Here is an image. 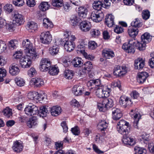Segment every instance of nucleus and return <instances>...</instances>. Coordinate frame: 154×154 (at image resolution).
I'll return each mask as SVG.
<instances>
[{"label": "nucleus", "instance_id": "obj_13", "mask_svg": "<svg viewBox=\"0 0 154 154\" xmlns=\"http://www.w3.org/2000/svg\"><path fill=\"white\" fill-rule=\"evenodd\" d=\"M24 17L22 14H20L16 11L14 12L13 20L15 21L16 23L19 25H21L23 24L25 20Z\"/></svg>", "mask_w": 154, "mask_h": 154}, {"label": "nucleus", "instance_id": "obj_58", "mask_svg": "<svg viewBox=\"0 0 154 154\" xmlns=\"http://www.w3.org/2000/svg\"><path fill=\"white\" fill-rule=\"evenodd\" d=\"M72 133L75 135H78L80 133L79 130V127L77 126L75 127L74 128H72L71 129Z\"/></svg>", "mask_w": 154, "mask_h": 154}, {"label": "nucleus", "instance_id": "obj_53", "mask_svg": "<svg viewBox=\"0 0 154 154\" xmlns=\"http://www.w3.org/2000/svg\"><path fill=\"white\" fill-rule=\"evenodd\" d=\"M15 80L17 84L19 86L21 87L23 86L25 84V81L22 79L21 78H16Z\"/></svg>", "mask_w": 154, "mask_h": 154}, {"label": "nucleus", "instance_id": "obj_15", "mask_svg": "<svg viewBox=\"0 0 154 154\" xmlns=\"http://www.w3.org/2000/svg\"><path fill=\"white\" fill-rule=\"evenodd\" d=\"M91 27L90 22L88 21H83L80 24V28L83 32H87L89 31Z\"/></svg>", "mask_w": 154, "mask_h": 154}, {"label": "nucleus", "instance_id": "obj_11", "mask_svg": "<svg viewBox=\"0 0 154 154\" xmlns=\"http://www.w3.org/2000/svg\"><path fill=\"white\" fill-rule=\"evenodd\" d=\"M127 72V69L125 66H121L118 65L115 67L113 71L114 75L118 77L123 76Z\"/></svg>", "mask_w": 154, "mask_h": 154}, {"label": "nucleus", "instance_id": "obj_19", "mask_svg": "<svg viewBox=\"0 0 154 154\" xmlns=\"http://www.w3.org/2000/svg\"><path fill=\"white\" fill-rule=\"evenodd\" d=\"M23 148V146L22 143L19 142L18 141L14 142L12 148L14 152L17 153L20 152L22 151Z\"/></svg>", "mask_w": 154, "mask_h": 154}, {"label": "nucleus", "instance_id": "obj_52", "mask_svg": "<svg viewBox=\"0 0 154 154\" xmlns=\"http://www.w3.org/2000/svg\"><path fill=\"white\" fill-rule=\"evenodd\" d=\"M142 15L143 18L145 20H146L150 17V12L148 10L143 11L142 13Z\"/></svg>", "mask_w": 154, "mask_h": 154}, {"label": "nucleus", "instance_id": "obj_48", "mask_svg": "<svg viewBox=\"0 0 154 154\" xmlns=\"http://www.w3.org/2000/svg\"><path fill=\"white\" fill-rule=\"evenodd\" d=\"M7 71L3 68H0V82L3 81V78L6 75Z\"/></svg>", "mask_w": 154, "mask_h": 154}, {"label": "nucleus", "instance_id": "obj_26", "mask_svg": "<svg viewBox=\"0 0 154 154\" xmlns=\"http://www.w3.org/2000/svg\"><path fill=\"white\" fill-rule=\"evenodd\" d=\"M128 31L130 37L134 38L138 34L139 30L138 28H135L132 26H130L128 27Z\"/></svg>", "mask_w": 154, "mask_h": 154}, {"label": "nucleus", "instance_id": "obj_28", "mask_svg": "<svg viewBox=\"0 0 154 154\" xmlns=\"http://www.w3.org/2000/svg\"><path fill=\"white\" fill-rule=\"evenodd\" d=\"M26 28L29 32H33L37 30L38 25L36 23L30 22L28 23Z\"/></svg>", "mask_w": 154, "mask_h": 154}, {"label": "nucleus", "instance_id": "obj_16", "mask_svg": "<svg viewBox=\"0 0 154 154\" xmlns=\"http://www.w3.org/2000/svg\"><path fill=\"white\" fill-rule=\"evenodd\" d=\"M84 91L83 86L80 85H75L72 88L73 93L76 96L82 95Z\"/></svg>", "mask_w": 154, "mask_h": 154}, {"label": "nucleus", "instance_id": "obj_7", "mask_svg": "<svg viewBox=\"0 0 154 154\" xmlns=\"http://www.w3.org/2000/svg\"><path fill=\"white\" fill-rule=\"evenodd\" d=\"M22 45L23 47L25 48V51L26 53H29L32 52V54H38L33 48L32 44L30 43V42L28 39H26L24 40L23 42Z\"/></svg>", "mask_w": 154, "mask_h": 154}, {"label": "nucleus", "instance_id": "obj_23", "mask_svg": "<svg viewBox=\"0 0 154 154\" xmlns=\"http://www.w3.org/2000/svg\"><path fill=\"white\" fill-rule=\"evenodd\" d=\"M20 71L18 65L17 64L14 63L9 68V73L12 75L18 74Z\"/></svg>", "mask_w": 154, "mask_h": 154}, {"label": "nucleus", "instance_id": "obj_35", "mask_svg": "<svg viewBox=\"0 0 154 154\" xmlns=\"http://www.w3.org/2000/svg\"><path fill=\"white\" fill-rule=\"evenodd\" d=\"M103 5L101 2L100 1H94L93 4V7L95 10L101 11L100 10L102 7L103 8Z\"/></svg>", "mask_w": 154, "mask_h": 154}, {"label": "nucleus", "instance_id": "obj_44", "mask_svg": "<svg viewBox=\"0 0 154 154\" xmlns=\"http://www.w3.org/2000/svg\"><path fill=\"white\" fill-rule=\"evenodd\" d=\"M135 154H146V150L139 147L136 146L134 148Z\"/></svg>", "mask_w": 154, "mask_h": 154}, {"label": "nucleus", "instance_id": "obj_12", "mask_svg": "<svg viewBox=\"0 0 154 154\" xmlns=\"http://www.w3.org/2000/svg\"><path fill=\"white\" fill-rule=\"evenodd\" d=\"M130 114L132 118H133L134 121L133 122V126L136 128H138L137 124L139 119L141 118V116L138 112H137L136 109H132L130 112Z\"/></svg>", "mask_w": 154, "mask_h": 154}, {"label": "nucleus", "instance_id": "obj_37", "mask_svg": "<svg viewBox=\"0 0 154 154\" xmlns=\"http://www.w3.org/2000/svg\"><path fill=\"white\" fill-rule=\"evenodd\" d=\"M50 7V5L48 2H43L39 6L40 9L42 11H45L48 10Z\"/></svg>", "mask_w": 154, "mask_h": 154}, {"label": "nucleus", "instance_id": "obj_20", "mask_svg": "<svg viewBox=\"0 0 154 154\" xmlns=\"http://www.w3.org/2000/svg\"><path fill=\"white\" fill-rule=\"evenodd\" d=\"M102 90V93L103 95L102 96H99L100 97H108L110 93L112 91L111 87L110 86L104 85L100 89Z\"/></svg>", "mask_w": 154, "mask_h": 154}, {"label": "nucleus", "instance_id": "obj_34", "mask_svg": "<svg viewBox=\"0 0 154 154\" xmlns=\"http://www.w3.org/2000/svg\"><path fill=\"white\" fill-rule=\"evenodd\" d=\"M78 14L80 17L84 18L86 17L88 10L84 7H80L79 8Z\"/></svg>", "mask_w": 154, "mask_h": 154}, {"label": "nucleus", "instance_id": "obj_10", "mask_svg": "<svg viewBox=\"0 0 154 154\" xmlns=\"http://www.w3.org/2000/svg\"><path fill=\"white\" fill-rule=\"evenodd\" d=\"M51 63L49 59L42 58L41 60L40 65V70L42 72L48 71V68L51 66Z\"/></svg>", "mask_w": 154, "mask_h": 154}, {"label": "nucleus", "instance_id": "obj_57", "mask_svg": "<svg viewBox=\"0 0 154 154\" xmlns=\"http://www.w3.org/2000/svg\"><path fill=\"white\" fill-rule=\"evenodd\" d=\"M4 10L9 13H11L13 11L12 5L10 4H7L4 7Z\"/></svg>", "mask_w": 154, "mask_h": 154}, {"label": "nucleus", "instance_id": "obj_21", "mask_svg": "<svg viewBox=\"0 0 154 154\" xmlns=\"http://www.w3.org/2000/svg\"><path fill=\"white\" fill-rule=\"evenodd\" d=\"M64 46L65 49L67 51L70 52L73 50L75 47L74 42H71L69 40H65Z\"/></svg>", "mask_w": 154, "mask_h": 154}, {"label": "nucleus", "instance_id": "obj_17", "mask_svg": "<svg viewBox=\"0 0 154 154\" xmlns=\"http://www.w3.org/2000/svg\"><path fill=\"white\" fill-rule=\"evenodd\" d=\"M145 66V61L141 58H138L134 61V68L136 69H142Z\"/></svg>", "mask_w": 154, "mask_h": 154}, {"label": "nucleus", "instance_id": "obj_4", "mask_svg": "<svg viewBox=\"0 0 154 154\" xmlns=\"http://www.w3.org/2000/svg\"><path fill=\"white\" fill-rule=\"evenodd\" d=\"M38 57V54H32V52L27 53L25 56L20 59V64L22 68H29L30 67L32 63V59L35 60Z\"/></svg>", "mask_w": 154, "mask_h": 154}, {"label": "nucleus", "instance_id": "obj_31", "mask_svg": "<svg viewBox=\"0 0 154 154\" xmlns=\"http://www.w3.org/2000/svg\"><path fill=\"white\" fill-rule=\"evenodd\" d=\"M61 112V109L60 106H53L51 109V115L54 116H57L60 114Z\"/></svg>", "mask_w": 154, "mask_h": 154}, {"label": "nucleus", "instance_id": "obj_55", "mask_svg": "<svg viewBox=\"0 0 154 154\" xmlns=\"http://www.w3.org/2000/svg\"><path fill=\"white\" fill-rule=\"evenodd\" d=\"M15 42H16V40H12L9 42L8 45L10 48L14 49L16 48V46Z\"/></svg>", "mask_w": 154, "mask_h": 154}, {"label": "nucleus", "instance_id": "obj_3", "mask_svg": "<svg viewBox=\"0 0 154 154\" xmlns=\"http://www.w3.org/2000/svg\"><path fill=\"white\" fill-rule=\"evenodd\" d=\"M114 98L104 97L101 99L97 103V108L101 111L105 112L109 108L112 107L114 105Z\"/></svg>", "mask_w": 154, "mask_h": 154}, {"label": "nucleus", "instance_id": "obj_1", "mask_svg": "<svg viewBox=\"0 0 154 154\" xmlns=\"http://www.w3.org/2000/svg\"><path fill=\"white\" fill-rule=\"evenodd\" d=\"M117 130L123 135L122 141L125 144L133 146L135 143L134 140L128 137L130 132V126L129 123L124 120H121L117 124Z\"/></svg>", "mask_w": 154, "mask_h": 154}, {"label": "nucleus", "instance_id": "obj_60", "mask_svg": "<svg viewBox=\"0 0 154 154\" xmlns=\"http://www.w3.org/2000/svg\"><path fill=\"white\" fill-rule=\"evenodd\" d=\"M95 79L91 80L89 81L87 84V86L88 87H91V88H95Z\"/></svg>", "mask_w": 154, "mask_h": 154}, {"label": "nucleus", "instance_id": "obj_56", "mask_svg": "<svg viewBox=\"0 0 154 154\" xmlns=\"http://www.w3.org/2000/svg\"><path fill=\"white\" fill-rule=\"evenodd\" d=\"M101 2L103 5V8H107L111 5L110 0H102Z\"/></svg>", "mask_w": 154, "mask_h": 154}, {"label": "nucleus", "instance_id": "obj_64", "mask_svg": "<svg viewBox=\"0 0 154 154\" xmlns=\"http://www.w3.org/2000/svg\"><path fill=\"white\" fill-rule=\"evenodd\" d=\"M149 64L151 68H154V54L153 56L149 60Z\"/></svg>", "mask_w": 154, "mask_h": 154}, {"label": "nucleus", "instance_id": "obj_51", "mask_svg": "<svg viewBox=\"0 0 154 154\" xmlns=\"http://www.w3.org/2000/svg\"><path fill=\"white\" fill-rule=\"evenodd\" d=\"M124 29L119 26H116L114 29V32L118 34H120L124 32Z\"/></svg>", "mask_w": 154, "mask_h": 154}, {"label": "nucleus", "instance_id": "obj_49", "mask_svg": "<svg viewBox=\"0 0 154 154\" xmlns=\"http://www.w3.org/2000/svg\"><path fill=\"white\" fill-rule=\"evenodd\" d=\"M13 3L15 6L21 7L24 4V0H13Z\"/></svg>", "mask_w": 154, "mask_h": 154}, {"label": "nucleus", "instance_id": "obj_2", "mask_svg": "<svg viewBox=\"0 0 154 154\" xmlns=\"http://www.w3.org/2000/svg\"><path fill=\"white\" fill-rule=\"evenodd\" d=\"M24 111L25 113L29 116L36 115L45 119L48 112L45 106H41L39 110L37 107L32 104H29L26 106Z\"/></svg>", "mask_w": 154, "mask_h": 154}, {"label": "nucleus", "instance_id": "obj_47", "mask_svg": "<svg viewBox=\"0 0 154 154\" xmlns=\"http://www.w3.org/2000/svg\"><path fill=\"white\" fill-rule=\"evenodd\" d=\"M3 112L4 116L7 118H10L12 116V110L8 108L7 107L5 109Z\"/></svg>", "mask_w": 154, "mask_h": 154}, {"label": "nucleus", "instance_id": "obj_43", "mask_svg": "<svg viewBox=\"0 0 154 154\" xmlns=\"http://www.w3.org/2000/svg\"><path fill=\"white\" fill-rule=\"evenodd\" d=\"M81 19L75 15H72L70 18L71 23L73 26L76 25L78 23Z\"/></svg>", "mask_w": 154, "mask_h": 154}, {"label": "nucleus", "instance_id": "obj_38", "mask_svg": "<svg viewBox=\"0 0 154 154\" xmlns=\"http://www.w3.org/2000/svg\"><path fill=\"white\" fill-rule=\"evenodd\" d=\"M108 126V124L105 120L101 121L97 125L98 129L101 131H104Z\"/></svg>", "mask_w": 154, "mask_h": 154}, {"label": "nucleus", "instance_id": "obj_18", "mask_svg": "<svg viewBox=\"0 0 154 154\" xmlns=\"http://www.w3.org/2000/svg\"><path fill=\"white\" fill-rule=\"evenodd\" d=\"M30 82L36 87H40L44 84L43 79L39 78H35L32 79Z\"/></svg>", "mask_w": 154, "mask_h": 154}, {"label": "nucleus", "instance_id": "obj_59", "mask_svg": "<svg viewBox=\"0 0 154 154\" xmlns=\"http://www.w3.org/2000/svg\"><path fill=\"white\" fill-rule=\"evenodd\" d=\"M36 73V71L35 69L33 68H31L28 71V75L30 77H32L35 75Z\"/></svg>", "mask_w": 154, "mask_h": 154}, {"label": "nucleus", "instance_id": "obj_30", "mask_svg": "<svg viewBox=\"0 0 154 154\" xmlns=\"http://www.w3.org/2000/svg\"><path fill=\"white\" fill-rule=\"evenodd\" d=\"M83 67L84 68L80 70V71H82L83 73L85 74L88 72L89 69L92 68V64L90 61L86 62L84 64Z\"/></svg>", "mask_w": 154, "mask_h": 154}, {"label": "nucleus", "instance_id": "obj_33", "mask_svg": "<svg viewBox=\"0 0 154 154\" xmlns=\"http://www.w3.org/2000/svg\"><path fill=\"white\" fill-rule=\"evenodd\" d=\"M82 60L79 57H76L74 59L72 62V64L75 67H80L82 66Z\"/></svg>", "mask_w": 154, "mask_h": 154}, {"label": "nucleus", "instance_id": "obj_45", "mask_svg": "<svg viewBox=\"0 0 154 154\" xmlns=\"http://www.w3.org/2000/svg\"><path fill=\"white\" fill-rule=\"evenodd\" d=\"M64 77L67 79H71L73 75V71L66 69L64 73Z\"/></svg>", "mask_w": 154, "mask_h": 154}, {"label": "nucleus", "instance_id": "obj_29", "mask_svg": "<svg viewBox=\"0 0 154 154\" xmlns=\"http://www.w3.org/2000/svg\"><path fill=\"white\" fill-rule=\"evenodd\" d=\"M152 36L148 32H146L141 36L142 42L145 43H148L151 41Z\"/></svg>", "mask_w": 154, "mask_h": 154}, {"label": "nucleus", "instance_id": "obj_5", "mask_svg": "<svg viewBox=\"0 0 154 154\" xmlns=\"http://www.w3.org/2000/svg\"><path fill=\"white\" fill-rule=\"evenodd\" d=\"M135 42L130 41L128 43H124L122 48L127 53L133 54L135 51Z\"/></svg>", "mask_w": 154, "mask_h": 154}, {"label": "nucleus", "instance_id": "obj_42", "mask_svg": "<svg viewBox=\"0 0 154 154\" xmlns=\"http://www.w3.org/2000/svg\"><path fill=\"white\" fill-rule=\"evenodd\" d=\"M51 4L54 7L59 8L63 5V0H52Z\"/></svg>", "mask_w": 154, "mask_h": 154}, {"label": "nucleus", "instance_id": "obj_27", "mask_svg": "<svg viewBox=\"0 0 154 154\" xmlns=\"http://www.w3.org/2000/svg\"><path fill=\"white\" fill-rule=\"evenodd\" d=\"M103 54L107 59L112 58L115 55L113 51L109 49L104 50L103 51Z\"/></svg>", "mask_w": 154, "mask_h": 154}, {"label": "nucleus", "instance_id": "obj_40", "mask_svg": "<svg viewBox=\"0 0 154 154\" xmlns=\"http://www.w3.org/2000/svg\"><path fill=\"white\" fill-rule=\"evenodd\" d=\"M59 48L58 46H53L50 48L49 52L50 54L53 56H55L58 54L59 52Z\"/></svg>", "mask_w": 154, "mask_h": 154}, {"label": "nucleus", "instance_id": "obj_61", "mask_svg": "<svg viewBox=\"0 0 154 154\" xmlns=\"http://www.w3.org/2000/svg\"><path fill=\"white\" fill-rule=\"evenodd\" d=\"M22 55V52L18 51H16L15 53L13 55V57L15 59H20Z\"/></svg>", "mask_w": 154, "mask_h": 154}, {"label": "nucleus", "instance_id": "obj_22", "mask_svg": "<svg viewBox=\"0 0 154 154\" xmlns=\"http://www.w3.org/2000/svg\"><path fill=\"white\" fill-rule=\"evenodd\" d=\"M148 76V73L146 72H141L138 75L137 82L140 84L143 83L146 80Z\"/></svg>", "mask_w": 154, "mask_h": 154}, {"label": "nucleus", "instance_id": "obj_39", "mask_svg": "<svg viewBox=\"0 0 154 154\" xmlns=\"http://www.w3.org/2000/svg\"><path fill=\"white\" fill-rule=\"evenodd\" d=\"M131 26L138 28L142 26L141 21L138 18H136L131 23Z\"/></svg>", "mask_w": 154, "mask_h": 154}, {"label": "nucleus", "instance_id": "obj_32", "mask_svg": "<svg viewBox=\"0 0 154 154\" xmlns=\"http://www.w3.org/2000/svg\"><path fill=\"white\" fill-rule=\"evenodd\" d=\"M37 119L36 117L33 116L29 119L27 122V124L29 128H32L33 126L37 125Z\"/></svg>", "mask_w": 154, "mask_h": 154}, {"label": "nucleus", "instance_id": "obj_9", "mask_svg": "<svg viewBox=\"0 0 154 154\" xmlns=\"http://www.w3.org/2000/svg\"><path fill=\"white\" fill-rule=\"evenodd\" d=\"M119 103L120 105L124 108L130 106L133 103V102L129 97L125 96H121Z\"/></svg>", "mask_w": 154, "mask_h": 154}, {"label": "nucleus", "instance_id": "obj_54", "mask_svg": "<svg viewBox=\"0 0 154 154\" xmlns=\"http://www.w3.org/2000/svg\"><path fill=\"white\" fill-rule=\"evenodd\" d=\"M97 47V45L95 41H90L88 43V47L91 50H93Z\"/></svg>", "mask_w": 154, "mask_h": 154}, {"label": "nucleus", "instance_id": "obj_14", "mask_svg": "<svg viewBox=\"0 0 154 154\" xmlns=\"http://www.w3.org/2000/svg\"><path fill=\"white\" fill-rule=\"evenodd\" d=\"M112 118L114 120H117L122 117V114L119 109L114 107L112 109Z\"/></svg>", "mask_w": 154, "mask_h": 154}, {"label": "nucleus", "instance_id": "obj_25", "mask_svg": "<svg viewBox=\"0 0 154 154\" xmlns=\"http://www.w3.org/2000/svg\"><path fill=\"white\" fill-rule=\"evenodd\" d=\"M114 16L111 14H108L105 18V23L109 27H111L114 24Z\"/></svg>", "mask_w": 154, "mask_h": 154}, {"label": "nucleus", "instance_id": "obj_46", "mask_svg": "<svg viewBox=\"0 0 154 154\" xmlns=\"http://www.w3.org/2000/svg\"><path fill=\"white\" fill-rule=\"evenodd\" d=\"M90 34L92 37H97L100 34V32L98 29H92L91 30Z\"/></svg>", "mask_w": 154, "mask_h": 154}, {"label": "nucleus", "instance_id": "obj_8", "mask_svg": "<svg viewBox=\"0 0 154 154\" xmlns=\"http://www.w3.org/2000/svg\"><path fill=\"white\" fill-rule=\"evenodd\" d=\"M40 39L42 43L48 44L51 42L52 36L49 31L42 32L40 35Z\"/></svg>", "mask_w": 154, "mask_h": 154}, {"label": "nucleus", "instance_id": "obj_6", "mask_svg": "<svg viewBox=\"0 0 154 154\" xmlns=\"http://www.w3.org/2000/svg\"><path fill=\"white\" fill-rule=\"evenodd\" d=\"M104 16V14L102 11L96 10L93 11L91 14V20L97 23L101 21L103 19Z\"/></svg>", "mask_w": 154, "mask_h": 154}, {"label": "nucleus", "instance_id": "obj_62", "mask_svg": "<svg viewBox=\"0 0 154 154\" xmlns=\"http://www.w3.org/2000/svg\"><path fill=\"white\" fill-rule=\"evenodd\" d=\"M72 106L76 107H79L80 106L79 102L75 99H74L72 100L71 103Z\"/></svg>", "mask_w": 154, "mask_h": 154}, {"label": "nucleus", "instance_id": "obj_50", "mask_svg": "<svg viewBox=\"0 0 154 154\" xmlns=\"http://www.w3.org/2000/svg\"><path fill=\"white\" fill-rule=\"evenodd\" d=\"M95 88L97 90L100 89L103 86L101 84V81L99 79H95Z\"/></svg>", "mask_w": 154, "mask_h": 154}, {"label": "nucleus", "instance_id": "obj_63", "mask_svg": "<svg viewBox=\"0 0 154 154\" xmlns=\"http://www.w3.org/2000/svg\"><path fill=\"white\" fill-rule=\"evenodd\" d=\"M139 94L136 91H134L131 93V96L133 99H137L139 96Z\"/></svg>", "mask_w": 154, "mask_h": 154}, {"label": "nucleus", "instance_id": "obj_41", "mask_svg": "<svg viewBox=\"0 0 154 154\" xmlns=\"http://www.w3.org/2000/svg\"><path fill=\"white\" fill-rule=\"evenodd\" d=\"M135 45L137 48L140 51H143L146 49V44L142 42V41L141 42H138L136 43L135 42Z\"/></svg>", "mask_w": 154, "mask_h": 154}, {"label": "nucleus", "instance_id": "obj_36", "mask_svg": "<svg viewBox=\"0 0 154 154\" xmlns=\"http://www.w3.org/2000/svg\"><path fill=\"white\" fill-rule=\"evenodd\" d=\"M48 70L49 74L53 75H57L59 72V69L56 65L53 66H50L48 68Z\"/></svg>", "mask_w": 154, "mask_h": 154}, {"label": "nucleus", "instance_id": "obj_24", "mask_svg": "<svg viewBox=\"0 0 154 154\" xmlns=\"http://www.w3.org/2000/svg\"><path fill=\"white\" fill-rule=\"evenodd\" d=\"M41 94H39L37 92H30L27 95V98L31 100H40L41 98L43 99V97H41Z\"/></svg>", "mask_w": 154, "mask_h": 154}]
</instances>
